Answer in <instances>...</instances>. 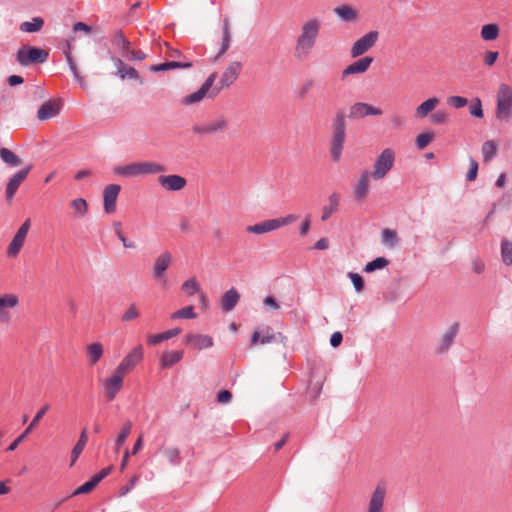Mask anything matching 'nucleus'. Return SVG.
I'll return each instance as SVG.
<instances>
[{"mask_svg":"<svg viewBox=\"0 0 512 512\" xmlns=\"http://www.w3.org/2000/svg\"><path fill=\"white\" fill-rule=\"evenodd\" d=\"M334 13L345 22L354 21L357 18V12L349 5H341L334 9Z\"/></svg>","mask_w":512,"mask_h":512,"instance_id":"37","label":"nucleus"},{"mask_svg":"<svg viewBox=\"0 0 512 512\" xmlns=\"http://www.w3.org/2000/svg\"><path fill=\"white\" fill-rule=\"evenodd\" d=\"M30 226H20L14 235L12 241L10 242L7 254L10 257L16 256L20 250L22 249L25 239L28 235Z\"/></svg>","mask_w":512,"mask_h":512,"instance_id":"19","label":"nucleus"},{"mask_svg":"<svg viewBox=\"0 0 512 512\" xmlns=\"http://www.w3.org/2000/svg\"><path fill=\"white\" fill-rule=\"evenodd\" d=\"M230 42H231V34H230L228 20L226 19V20H224V25H223L222 43H221V47L218 51V54L216 56V59H218L229 48Z\"/></svg>","mask_w":512,"mask_h":512,"instance_id":"45","label":"nucleus"},{"mask_svg":"<svg viewBox=\"0 0 512 512\" xmlns=\"http://www.w3.org/2000/svg\"><path fill=\"white\" fill-rule=\"evenodd\" d=\"M299 220V216L295 214H289L285 217H279L275 219H268L260 222L259 224H291Z\"/></svg>","mask_w":512,"mask_h":512,"instance_id":"54","label":"nucleus"},{"mask_svg":"<svg viewBox=\"0 0 512 512\" xmlns=\"http://www.w3.org/2000/svg\"><path fill=\"white\" fill-rule=\"evenodd\" d=\"M180 332H181L180 328H173V329L164 331L159 334L150 335L147 338V342L150 345H157L163 341L169 340V339L177 336L178 334H180Z\"/></svg>","mask_w":512,"mask_h":512,"instance_id":"32","label":"nucleus"},{"mask_svg":"<svg viewBox=\"0 0 512 512\" xmlns=\"http://www.w3.org/2000/svg\"><path fill=\"white\" fill-rule=\"evenodd\" d=\"M32 166L28 165L27 167L17 171L8 181L6 187V198L7 200H11L16 191L18 190L21 183L25 180L28 173L30 172Z\"/></svg>","mask_w":512,"mask_h":512,"instance_id":"15","label":"nucleus"},{"mask_svg":"<svg viewBox=\"0 0 512 512\" xmlns=\"http://www.w3.org/2000/svg\"><path fill=\"white\" fill-rule=\"evenodd\" d=\"M277 335L274 333L271 327H266V329L262 331H254L251 336V344L252 345H264L268 343H272L276 341Z\"/></svg>","mask_w":512,"mask_h":512,"instance_id":"24","label":"nucleus"},{"mask_svg":"<svg viewBox=\"0 0 512 512\" xmlns=\"http://www.w3.org/2000/svg\"><path fill=\"white\" fill-rule=\"evenodd\" d=\"M346 127V116L343 110L339 109L335 112L331 123L330 157L335 163L339 162L342 156L346 140Z\"/></svg>","mask_w":512,"mask_h":512,"instance_id":"1","label":"nucleus"},{"mask_svg":"<svg viewBox=\"0 0 512 512\" xmlns=\"http://www.w3.org/2000/svg\"><path fill=\"white\" fill-rule=\"evenodd\" d=\"M143 355L144 353L142 346L137 345L122 359L115 370L118 372V374L125 376L131 372L138 363L141 362Z\"/></svg>","mask_w":512,"mask_h":512,"instance_id":"7","label":"nucleus"},{"mask_svg":"<svg viewBox=\"0 0 512 512\" xmlns=\"http://www.w3.org/2000/svg\"><path fill=\"white\" fill-rule=\"evenodd\" d=\"M373 62V57L365 56L363 58L358 59L357 61L353 62L352 64L348 65L343 71H342V79L346 78L349 75L353 74H361L368 70L370 65Z\"/></svg>","mask_w":512,"mask_h":512,"instance_id":"22","label":"nucleus"},{"mask_svg":"<svg viewBox=\"0 0 512 512\" xmlns=\"http://www.w3.org/2000/svg\"><path fill=\"white\" fill-rule=\"evenodd\" d=\"M112 44L119 50L123 57H126L128 51L131 50V42L118 30L112 37Z\"/></svg>","mask_w":512,"mask_h":512,"instance_id":"28","label":"nucleus"},{"mask_svg":"<svg viewBox=\"0 0 512 512\" xmlns=\"http://www.w3.org/2000/svg\"><path fill=\"white\" fill-rule=\"evenodd\" d=\"M171 260L172 257L169 252H163L156 258L152 273L154 279L166 282L165 271L169 267Z\"/></svg>","mask_w":512,"mask_h":512,"instance_id":"20","label":"nucleus"},{"mask_svg":"<svg viewBox=\"0 0 512 512\" xmlns=\"http://www.w3.org/2000/svg\"><path fill=\"white\" fill-rule=\"evenodd\" d=\"M478 162L471 158L470 159V168L466 174V180L471 182V181H474L476 178H477V174H478Z\"/></svg>","mask_w":512,"mask_h":512,"instance_id":"61","label":"nucleus"},{"mask_svg":"<svg viewBox=\"0 0 512 512\" xmlns=\"http://www.w3.org/2000/svg\"><path fill=\"white\" fill-rule=\"evenodd\" d=\"M197 315L194 313V307L192 305L183 307L171 314V319H195Z\"/></svg>","mask_w":512,"mask_h":512,"instance_id":"51","label":"nucleus"},{"mask_svg":"<svg viewBox=\"0 0 512 512\" xmlns=\"http://www.w3.org/2000/svg\"><path fill=\"white\" fill-rule=\"evenodd\" d=\"M320 22L317 19H310L301 27V33L296 40L295 57L303 59L308 56L315 46L320 31Z\"/></svg>","mask_w":512,"mask_h":512,"instance_id":"2","label":"nucleus"},{"mask_svg":"<svg viewBox=\"0 0 512 512\" xmlns=\"http://www.w3.org/2000/svg\"><path fill=\"white\" fill-rule=\"evenodd\" d=\"M241 68H242V64L240 62H238V61L232 62L224 70V72L219 80V83L215 87H213V90L209 94V98H213L214 96H216L220 92V90L223 89L224 87H229L230 85H232L238 78Z\"/></svg>","mask_w":512,"mask_h":512,"instance_id":"6","label":"nucleus"},{"mask_svg":"<svg viewBox=\"0 0 512 512\" xmlns=\"http://www.w3.org/2000/svg\"><path fill=\"white\" fill-rule=\"evenodd\" d=\"M217 74L215 72L211 73L207 79L204 81V83L201 85V89L205 91L207 94H210L213 90V84L215 82Z\"/></svg>","mask_w":512,"mask_h":512,"instance_id":"64","label":"nucleus"},{"mask_svg":"<svg viewBox=\"0 0 512 512\" xmlns=\"http://www.w3.org/2000/svg\"><path fill=\"white\" fill-rule=\"evenodd\" d=\"M499 35V27L496 24H486L482 26L481 37L485 41L495 40Z\"/></svg>","mask_w":512,"mask_h":512,"instance_id":"44","label":"nucleus"},{"mask_svg":"<svg viewBox=\"0 0 512 512\" xmlns=\"http://www.w3.org/2000/svg\"><path fill=\"white\" fill-rule=\"evenodd\" d=\"M139 175H149L164 172L166 169L162 164L155 162H139Z\"/></svg>","mask_w":512,"mask_h":512,"instance_id":"38","label":"nucleus"},{"mask_svg":"<svg viewBox=\"0 0 512 512\" xmlns=\"http://www.w3.org/2000/svg\"><path fill=\"white\" fill-rule=\"evenodd\" d=\"M226 119L221 116L215 120L203 124H196L192 127V132L197 135H214L227 128Z\"/></svg>","mask_w":512,"mask_h":512,"instance_id":"9","label":"nucleus"},{"mask_svg":"<svg viewBox=\"0 0 512 512\" xmlns=\"http://www.w3.org/2000/svg\"><path fill=\"white\" fill-rule=\"evenodd\" d=\"M121 190L120 185L118 184H109L104 188L103 198H104V210L106 213H113L116 209V201L118 194Z\"/></svg>","mask_w":512,"mask_h":512,"instance_id":"17","label":"nucleus"},{"mask_svg":"<svg viewBox=\"0 0 512 512\" xmlns=\"http://www.w3.org/2000/svg\"><path fill=\"white\" fill-rule=\"evenodd\" d=\"M140 316V313L137 309L136 304H131L128 309L122 314L121 321L122 322H130L137 319Z\"/></svg>","mask_w":512,"mask_h":512,"instance_id":"56","label":"nucleus"},{"mask_svg":"<svg viewBox=\"0 0 512 512\" xmlns=\"http://www.w3.org/2000/svg\"><path fill=\"white\" fill-rule=\"evenodd\" d=\"M240 300L239 292L234 288H230L226 291L222 297L221 308L225 312H229L235 308Z\"/></svg>","mask_w":512,"mask_h":512,"instance_id":"25","label":"nucleus"},{"mask_svg":"<svg viewBox=\"0 0 512 512\" xmlns=\"http://www.w3.org/2000/svg\"><path fill=\"white\" fill-rule=\"evenodd\" d=\"M382 242L389 247H395L398 244L396 231L392 229H384L382 232Z\"/></svg>","mask_w":512,"mask_h":512,"instance_id":"52","label":"nucleus"},{"mask_svg":"<svg viewBox=\"0 0 512 512\" xmlns=\"http://www.w3.org/2000/svg\"><path fill=\"white\" fill-rule=\"evenodd\" d=\"M0 159L10 168L18 167L21 164V159L8 148L0 149Z\"/></svg>","mask_w":512,"mask_h":512,"instance_id":"35","label":"nucleus"},{"mask_svg":"<svg viewBox=\"0 0 512 512\" xmlns=\"http://www.w3.org/2000/svg\"><path fill=\"white\" fill-rule=\"evenodd\" d=\"M447 103L456 109L462 108L467 105L468 101L462 96H450L447 98Z\"/></svg>","mask_w":512,"mask_h":512,"instance_id":"60","label":"nucleus"},{"mask_svg":"<svg viewBox=\"0 0 512 512\" xmlns=\"http://www.w3.org/2000/svg\"><path fill=\"white\" fill-rule=\"evenodd\" d=\"M112 470V467H106L99 473L95 474L89 481L79 486L73 493L72 496L87 494L91 492L105 477H107Z\"/></svg>","mask_w":512,"mask_h":512,"instance_id":"16","label":"nucleus"},{"mask_svg":"<svg viewBox=\"0 0 512 512\" xmlns=\"http://www.w3.org/2000/svg\"><path fill=\"white\" fill-rule=\"evenodd\" d=\"M49 53L40 47H31L22 45L18 48L15 58L17 63L22 67H29L44 63L48 60Z\"/></svg>","mask_w":512,"mask_h":512,"instance_id":"3","label":"nucleus"},{"mask_svg":"<svg viewBox=\"0 0 512 512\" xmlns=\"http://www.w3.org/2000/svg\"><path fill=\"white\" fill-rule=\"evenodd\" d=\"M50 405L45 404L41 409L38 410L28 427L22 432L7 448V451H14L18 445L24 441V439L31 433V431L38 425L39 421L45 415V413L49 410Z\"/></svg>","mask_w":512,"mask_h":512,"instance_id":"12","label":"nucleus"},{"mask_svg":"<svg viewBox=\"0 0 512 512\" xmlns=\"http://www.w3.org/2000/svg\"><path fill=\"white\" fill-rule=\"evenodd\" d=\"M67 64L69 66V69L71 73L73 74L76 81L79 82L80 86L83 87V79L80 75V72L78 71L77 65L73 60L72 54L70 52V45L67 44V48L63 51Z\"/></svg>","mask_w":512,"mask_h":512,"instance_id":"40","label":"nucleus"},{"mask_svg":"<svg viewBox=\"0 0 512 512\" xmlns=\"http://www.w3.org/2000/svg\"><path fill=\"white\" fill-rule=\"evenodd\" d=\"M123 379L124 376L122 374H118L115 370L111 377L104 380L102 386L104 388V394L107 401L115 399L116 395L123 387Z\"/></svg>","mask_w":512,"mask_h":512,"instance_id":"10","label":"nucleus"},{"mask_svg":"<svg viewBox=\"0 0 512 512\" xmlns=\"http://www.w3.org/2000/svg\"><path fill=\"white\" fill-rule=\"evenodd\" d=\"M18 304V297L14 294H4L0 296V308H13Z\"/></svg>","mask_w":512,"mask_h":512,"instance_id":"58","label":"nucleus"},{"mask_svg":"<svg viewBox=\"0 0 512 512\" xmlns=\"http://www.w3.org/2000/svg\"><path fill=\"white\" fill-rule=\"evenodd\" d=\"M439 99L436 97L429 98L422 102L415 111V116L417 118H425L434 108L438 105Z\"/></svg>","mask_w":512,"mask_h":512,"instance_id":"30","label":"nucleus"},{"mask_svg":"<svg viewBox=\"0 0 512 512\" xmlns=\"http://www.w3.org/2000/svg\"><path fill=\"white\" fill-rule=\"evenodd\" d=\"M460 325L458 322H454L450 325L447 331L443 334L441 339L439 340L438 346L436 348V352L438 354L447 353L455 341V338L459 332Z\"/></svg>","mask_w":512,"mask_h":512,"instance_id":"14","label":"nucleus"},{"mask_svg":"<svg viewBox=\"0 0 512 512\" xmlns=\"http://www.w3.org/2000/svg\"><path fill=\"white\" fill-rule=\"evenodd\" d=\"M469 112L471 116L475 118H483L484 112L482 108V102L479 98H475L469 105Z\"/></svg>","mask_w":512,"mask_h":512,"instance_id":"55","label":"nucleus"},{"mask_svg":"<svg viewBox=\"0 0 512 512\" xmlns=\"http://www.w3.org/2000/svg\"><path fill=\"white\" fill-rule=\"evenodd\" d=\"M132 430V422L130 420L126 421L118 434L116 440H115V446L116 449H120V447L124 444L127 437L130 435Z\"/></svg>","mask_w":512,"mask_h":512,"instance_id":"50","label":"nucleus"},{"mask_svg":"<svg viewBox=\"0 0 512 512\" xmlns=\"http://www.w3.org/2000/svg\"><path fill=\"white\" fill-rule=\"evenodd\" d=\"M44 25V19L42 17H33L31 21L22 22L19 29L26 33H35L42 29Z\"/></svg>","mask_w":512,"mask_h":512,"instance_id":"36","label":"nucleus"},{"mask_svg":"<svg viewBox=\"0 0 512 512\" xmlns=\"http://www.w3.org/2000/svg\"><path fill=\"white\" fill-rule=\"evenodd\" d=\"M115 75L119 76L123 80L128 78V79L139 81L140 83H142V79H141L138 71L135 68L128 66L126 64H125L124 68H122L119 71H116Z\"/></svg>","mask_w":512,"mask_h":512,"instance_id":"42","label":"nucleus"},{"mask_svg":"<svg viewBox=\"0 0 512 512\" xmlns=\"http://www.w3.org/2000/svg\"><path fill=\"white\" fill-rule=\"evenodd\" d=\"M158 182L162 188L172 192L182 190L187 184L186 179L177 174L161 175Z\"/></svg>","mask_w":512,"mask_h":512,"instance_id":"13","label":"nucleus"},{"mask_svg":"<svg viewBox=\"0 0 512 512\" xmlns=\"http://www.w3.org/2000/svg\"><path fill=\"white\" fill-rule=\"evenodd\" d=\"M369 177H371V175L367 171H363L360 174L358 182L354 188V196L356 199L360 200L367 195L368 186H369Z\"/></svg>","mask_w":512,"mask_h":512,"instance_id":"27","label":"nucleus"},{"mask_svg":"<svg viewBox=\"0 0 512 512\" xmlns=\"http://www.w3.org/2000/svg\"><path fill=\"white\" fill-rule=\"evenodd\" d=\"M103 355V346L100 343H92L87 347V358L91 365H95Z\"/></svg>","mask_w":512,"mask_h":512,"instance_id":"39","label":"nucleus"},{"mask_svg":"<svg viewBox=\"0 0 512 512\" xmlns=\"http://www.w3.org/2000/svg\"><path fill=\"white\" fill-rule=\"evenodd\" d=\"M88 441L86 429L80 433L79 439L71 451V466L77 461Z\"/></svg>","mask_w":512,"mask_h":512,"instance_id":"34","label":"nucleus"},{"mask_svg":"<svg viewBox=\"0 0 512 512\" xmlns=\"http://www.w3.org/2000/svg\"><path fill=\"white\" fill-rule=\"evenodd\" d=\"M497 153V146L493 141H486L482 145V154L484 162L491 161Z\"/></svg>","mask_w":512,"mask_h":512,"instance_id":"49","label":"nucleus"},{"mask_svg":"<svg viewBox=\"0 0 512 512\" xmlns=\"http://www.w3.org/2000/svg\"><path fill=\"white\" fill-rule=\"evenodd\" d=\"M184 356L183 351H168L164 352L160 359V364L163 368H170L178 363Z\"/></svg>","mask_w":512,"mask_h":512,"instance_id":"31","label":"nucleus"},{"mask_svg":"<svg viewBox=\"0 0 512 512\" xmlns=\"http://www.w3.org/2000/svg\"><path fill=\"white\" fill-rule=\"evenodd\" d=\"M389 264V260L385 257H377L374 260L368 262L364 267V272L371 273L375 270L385 268Z\"/></svg>","mask_w":512,"mask_h":512,"instance_id":"46","label":"nucleus"},{"mask_svg":"<svg viewBox=\"0 0 512 512\" xmlns=\"http://www.w3.org/2000/svg\"><path fill=\"white\" fill-rule=\"evenodd\" d=\"M182 290L185 291L188 296H192L195 293H200V285L195 278H190L182 284Z\"/></svg>","mask_w":512,"mask_h":512,"instance_id":"53","label":"nucleus"},{"mask_svg":"<svg viewBox=\"0 0 512 512\" xmlns=\"http://www.w3.org/2000/svg\"><path fill=\"white\" fill-rule=\"evenodd\" d=\"M379 37L378 31H370L354 42L351 47V56L359 57L372 48Z\"/></svg>","mask_w":512,"mask_h":512,"instance_id":"8","label":"nucleus"},{"mask_svg":"<svg viewBox=\"0 0 512 512\" xmlns=\"http://www.w3.org/2000/svg\"><path fill=\"white\" fill-rule=\"evenodd\" d=\"M395 161V154L392 149H384L376 158L373 171L369 174L374 180L383 179L392 169Z\"/></svg>","mask_w":512,"mask_h":512,"instance_id":"5","label":"nucleus"},{"mask_svg":"<svg viewBox=\"0 0 512 512\" xmlns=\"http://www.w3.org/2000/svg\"><path fill=\"white\" fill-rule=\"evenodd\" d=\"M339 203H340V194H338V193L331 194L329 197V204L323 207L321 220L322 221L328 220L329 217L332 215V213H334L338 209Z\"/></svg>","mask_w":512,"mask_h":512,"instance_id":"33","label":"nucleus"},{"mask_svg":"<svg viewBox=\"0 0 512 512\" xmlns=\"http://www.w3.org/2000/svg\"><path fill=\"white\" fill-rule=\"evenodd\" d=\"M501 257L505 265L512 264V241L502 239L501 241Z\"/></svg>","mask_w":512,"mask_h":512,"instance_id":"47","label":"nucleus"},{"mask_svg":"<svg viewBox=\"0 0 512 512\" xmlns=\"http://www.w3.org/2000/svg\"><path fill=\"white\" fill-rule=\"evenodd\" d=\"M447 120V113L444 110H437L431 116V122L435 125H440L445 123Z\"/></svg>","mask_w":512,"mask_h":512,"instance_id":"62","label":"nucleus"},{"mask_svg":"<svg viewBox=\"0 0 512 512\" xmlns=\"http://www.w3.org/2000/svg\"><path fill=\"white\" fill-rule=\"evenodd\" d=\"M206 96L209 97V94H207L205 91L199 88L196 92L185 96L181 100V103L183 105H193L202 101Z\"/></svg>","mask_w":512,"mask_h":512,"instance_id":"48","label":"nucleus"},{"mask_svg":"<svg viewBox=\"0 0 512 512\" xmlns=\"http://www.w3.org/2000/svg\"><path fill=\"white\" fill-rule=\"evenodd\" d=\"M192 67L191 62L180 61H166L163 63L155 64L150 67V71L154 73L165 72L173 69H186Z\"/></svg>","mask_w":512,"mask_h":512,"instance_id":"26","label":"nucleus"},{"mask_svg":"<svg viewBox=\"0 0 512 512\" xmlns=\"http://www.w3.org/2000/svg\"><path fill=\"white\" fill-rule=\"evenodd\" d=\"M71 208L74 212V218L80 219L86 213L88 205L85 199L77 198L71 202Z\"/></svg>","mask_w":512,"mask_h":512,"instance_id":"43","label":"nucleus"},{"mask_svg":"<svg viewBox=\"0 0 512 512\" xmlns=\"http://www.w3.org/2000/svg\"><path fill=\"white\" fill-rule=\"evenodd\" d=\"M386 496V488L382 484H378L374 489L368 504L367 512H382L384 500Z\"/></svg>","mask_w":512,"mask_h":512,"instance_id":"21","label":"nucleus"},{"mask_svg":"<svg viewBox=\"0 0 512 512\" xmlns=\"http://www.w3.org/2000/svg\"><path fill=\"white\" fill-rule=\"evenodd\" d=\"M381 114L382 110L380 108L368 103L357 102L350 106L348 117L350 119H361L366 116H380Z\"/></svg>","mask_w":512,"mask_h":512,"instance_id":"11","label":"nucleus"},{"mask_svg":"<svg viewBox=\"0 0 512 512\" xmlns=\"http://www.w3.org/2000/svg\"><path fill=\"white\" fill-rule=\"evenodd\" d=\"M61 110V102H53L51 100L44 102L37 112V117L41 121L48 120L57 114Z\"/></svg>","mask_w":512,"mask_h":512,"instance_id":"23","label":"nucleus"},{"mask_svg":"<svg viewBox=\"0 0 512 512\" xmlns=\"http://www.w3.org/2000/svg\"><path fill=\"white\" fill-rule=\"evenodd\" d=\"M113 173L121 177H136L139 175V164L137 162L113 168Z\"/></svg>","mask_w":512,"mask_h":512,"instance_id":"29","label":"nucleus"},{"mask_svg":"<svg viewBox=\"0 0 512 512\" xmlns=\"http://www.w3.org/2000/svg\"><path fill=\"white\" fill-rule=\"evenodd\" d=\"M217 74L215 72L211 73L207 79L204 81V83L201 85V89L205 91L207 94H210L213 90V84L215 82Z\"/></svg>","mask_w":512,"mask_h":512,"instance_id":"63","label":"nucleus"},{"mask_svg":"<svg viewBox=\"0 0 512 512\" xmlns=\"http://www.w3.org/2000/svg\"><path fill=\"white\" fill-rule=\"evenodd\" d=\"M164 455L172 466H179L182 463L181 453L177 447H167L164 449Z\"/></svg>","mask_w":512,"mask_h":512,"instance_id":"41","label":"nucleus"},{"mask_svg":"<svg viewBox=\"0 0 512 512\" xmlns=\"http://www.w3.org/2000/svg\"><path fill=\"white\" fill-rule=\"evenodd\" d=\"M434 134L432 132L421 133L416 138V146L419 150H422L427 147V145L432 141Z\"/></svg>","mask_w":512,"mask_h":512,"instance_id":"57","label":"nucleus"},{"mask_svg":"<svg viewBox=\"0 0 512 512\" xmlns=\"http://www.w3.org/2000/svg\"><path fill=\"white\" fill-rule=\"evenodd\" d=\"M348 276L354 286L355 291L361 292L364 288V280L362 276L355 272H350Z\"/></svg>","mask_w":512,"mask_h":512,"instance_id":"59","label":"nucleus"},{"mask_svg":"<svg viewBox=\"0 0 512 512\" xmlns=\"http://www.w3.org/2000/svg\"><path fill=\"white\" fill-rule=\"evenodd\" d=\"M512 115V88L501 84L497 92L496 118L509 121Z\"/></svg>","mask_w":512,"mask_h":512,"instance_id":"4","label":"nucleus"},{"mask_svg":"<svg viewBox=\"0 0 512 512\" xmlns=\"http://www.w3.org/2000/svg\"><path fill=\"white\" fill-rule=\"evenodd\" d=\"M184 342L197 350L207 349L213 346V338L209 335L188 333Z\"/></svg>","mask_w":512,"mask_h":512,"instance_id":"18","label":"nucleus"}]
</instances>
